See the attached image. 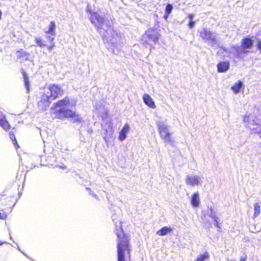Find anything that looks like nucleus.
Returning a JSON list of instances; mask_svg holds the SVG:
<instances>
[{"mask_svg": "<svg viewBox=\"0 0 261 261\" xmlns=\"http://www.w3.org/2000/svg\"><path fill=\"white\" fill-rule=\"evenodd\" d=\"M76 103L68 96L58 100L55 102L50 108L51 114L54 118L62 120L69 118L74 122L81 123L82 118L80 114L70 109V107H75Z\"/></svg>", "mask_w": 261, "mask_h": 261, "instance_id": "1", "label": "nucleus"}, {"mask_svg": "<svg viewBox=\"0 0 261 261\" xmlns=\"http://www.w3.org/2000/svg\"><path fill=\"white\" fill-rule=\"evenodd\" d=\"M117 261H127L131 259V245L128 236L122 230L116 233Z\"/></svg>", "mask_w": 261, "mask_h": 261, "instance_id": "2", "label": "nucleus"}, {"mask_svg": "<svg viewBox=\"0 0 261 261\" xmlns=\"http://www.w3.org/2000/svg\"><path fill=\"white\" fill-rule=\"evenodd\" d=\"M47 89L49 92H43L41 95L40 100L37 102L38 107L42 110H46L51 103V100L56 99L64 94V90L62 88L55 84L49 85Z\"/></svg>", "mask_w": 261, "mask_h": 261, "instance_id": "3", "label": "nucleus"}, {"mask_svg": "<svg viewBox=\"0 0 261 261\" xmlns=\"http://www.w3.org/2000/svg\"><path fill=\"white\" fill-rule=\"evenodd\" d=\"M89 13L91 14L90 20L92 24L100 31L103 29V25L105 24L108 29L112 28L111 24L107 23L106 22L105 18L100 16L96 12H92L91 10H89Z\"/></svg>", "mask_w": 261, "mask_h": 261, "instance_id": "4", "label": "nucleus"}, {"mask_svg": "<svg viewBox=\"0 0 261 261\" xmlns=\"http://www.w3.org/2000/svg\"><path fill=\"white\" fill-rule=\"evenodd\" d=\"M253 45V40L249 37H244L241 44V50H237L236 56L239 58H241V54H247L249 53L248 49H251Z\"/></svg>", "mask_w": 261, "mask_h": 261, "instance_id": "5", "label": "nucleus"}, {"mask_svg": "<svg viewBox=\"0 0 261 261\" xmlns=\"http://www.w3.org/2000/svg\"><path fill=\"white\" fill-rule=\"evenodd\" d=\"M158 128L161 137L165 142H172L171 134L169 132L167 125L163 123H158Z\"/></svg>", "mask_w": 261, "mask_h": 261, "instance_id": "6", "label": "nucleus"}, {"mask_svg": "<svg viewBox=\"0 0 261 261\" xmlns=\"http://www.w3.org/2000/svg\"><path fill=\"white\" fill-rule=\"evenodd\" d=\"M146 39V41L152 42L154 43H158L160 37V34L154 28H149L147 30L143 36Z\"/></svg>", "mask_w": 261, "mask_h": 261, "instance_id": "7", "label": "nucleus"}, {"mask_svg": "<svg viewBox=\"0 0 261 261\" xmlns=\"http://www.w3.org/2000/svg\"><path fill=\"white\" fill-rule=\"evenodd\" d=\"M199 36L205 42L210 41L214 42L216 41L212 33L205 28H203L199 32Z\"/></svg>", "mask_w": 261, "mask_h": 261, "instance_id": "8", "label": "nucleus"}, {"mask_svg": "<svg viewBox=\"0 0 261 261\" xmlns=\"http://www.w3.org/2000/svg\"><path fill=\"white\" fill-rule=\"evenodd\" d=\"M56 28L55 22L52 21L49 23L48 30L45 32L46 34L51 35L46 36L47 39L51 43H52L54 40L53 36L55 35Z\"/></svg>", "mask_w": 261, "mask_h": 261, "instance_id": "9", "label": "nucleus"}, {"mask_svg": "<svg viewBox=\"0 0 261 261\" xmlns=\"http://www.w3.org/2000/svg\"><path fill=\"white\" fill-rule=\"evenodd\" d=\"M16 57L18 60L28 61L30 59V54L23 49H19L16 51Z\"/></svg>", "mask_w": 261, "mask_h": 261, "instance_id": "10", "label": "nucleus"}, {"mask_svg": "<svg viewBox=\"0 0 261 261\" xmlns=\"http://www.w3.org/2000/svg\"><path fill=\"white\" fill-rule=\"evenodd\" d=\"M5 206L4 208L0 209V219L5 220L7 219L8 215V212L11 210L10 205H8L6 202L4 203Z\"/></svg>", "mask_w": 261, "mask_h": 261, "instance_id": "11", "label": "nucleus"}, {"mask_svg": "<svg viewBox=\"0 0 261 261\" xmlns=\"http://www.w3.org/2000/svg\"><path fill=\"white\" fill-rule=\"evenodd\" d=\"M230 64L228 61H221L217 64V71L219 73L225 72L229 68Z\"/></svg>", "mask_w": 261, "mask_h": 261, "instance_id": "12", "label": "nucleus"}, {"mask_svg": "<svg viewBox=\"0 0 261 261\" xmlns=\"http://www.w3.org/2000/svg\"><path fill=\"white\" fill-rule=\"evenodd\" d=\"M0 125L6 131H8L11 128V125L6 120L5 116L0 113Z\"/></svg>", "mask_w": 261, "mask_h": 261, "instance_id": "13", "label": "nucleus"}, {"mask_svg": "<svg viewBox=\"0 0 261 261\" xmlns=\"http://www.w3.org/2000/svg\"><path fill=\"white\" fill-rule=\"evenodd\" d=\"M143 99L144 103L149 108L151 109L155 108V105L151 98V97L148 94H144L143 96Z\"/></svg>", "mask_w": 261, "mask_h": 261, "instance_id": "14", "label": "nucleus"}, {"mask_svg": "<svg viewBox=\"0 0 261 261\" xmlns=\"http://www.w3.org/2000/svg\"><path fill=\"white\" fill-rule=\"evenodd\" d=\"M129 129V126L128 123H126L119 134L118 139L120 141H123L126 138V135L128 132Z\"/></svg>", "mask_w": 261, "mask_h": 261, "instance_id": "15", "label": "nucleus"}, {"mask_svg": "<svg viewBox=\"0 0 261 261\" xmlns=\"http://www.w3.org/2000/svg\"><path fill=\"white\" fill-rule=\"evenodd\" d=\"M186 183L191 186L197 185L199 183V179L197 176H188L186 178Z\"/></svg>", "mask_w": 261, "mask_h": 261, "instance_id": "16", "label": "nucleus"}, {"mask_svg": "<svg viewBox=\"0 0 261 261\" xmlns=\"http://www.w3.org/2000/svg\"><path fill=\"white\" fill-rule=\"evenodd\" d=\"M191 204L194 207H198L199 204V194L195 192L192 194L191 198Z\"/></svg>", "mask_w": 261, "mask_h": 261, "instance_id": "17", "label": "nucleus"}, {"mask_svg": "<svg viewBox=\"0 0 261 261\" xmlns=\"http://www.w3.org/2000/svg\"><path fill=\"white\" fill-rule=\"evenodd\" d=\"M244 86L243 83L241 81H238L231 87V90L234 94L238 93L241 89H243Z\"/></svg>", "mask_w": 261, "mask_h": 261, "instance_id": "18", "label": "nucleus"}, {"mask_svg": "<svg viewBox=\"0 0 261 261\" xmlns=\"http://www.w3.org/2000/svg\"><path fill=\"white\" fill-rule=\"evenodd\" d=\"M172 228L167 226H164L156 231V234L159 236H164L171 232Z\"/></svg>", "mask_w": 261, "mask_h": 261, "instance_id": "19", "label": "nucleus"}, {"mask_svg": "<svg viewBox=\"0 0 261 261\" xmlns=\"http://www.w3.org/2000/svg\"><path fill=\"white\" fill-rule=\"evenodd\" d=\"M210 257L209 254L207 252H205L203 254H199L196 258L195 261H204L208 260Z\"/></svg>", "mask_w": 261, "mask_h": 261, "instance_id": "20", "label": "nucleus"}, {"mask_svg": "<svg viewBox=\"0 0 261 261\" xmlns=\"http://www.w3.org/2000/svg\"><path fill=\"white\" fill-rule=\"evenodd\" d=\"M9 137L11 141H12L14 145L15 146L16 149H18L19 148V146L17 142L15 136V133L14 132H10L9 133Z\"/></svg>", "mask_w": 261, "mask_h": 261, "instance_id": "21", "label": "nucleus"}, {"mask_svg": "<svg viewBox=\"0 0 261 261\" xmlns=\"http://www.w3.org/2000/svg\"><path fill=\"white\" fill-rule=\"evenodd\" d=\"M254 207V213H253V218H256L260 214V206L258 203H255L253 204Z\"/></svg>", "mask_w": 261, "mask_h": 261, "instance_id": "22", "label": "nucleus"}, {"mask_svg": "<svg viewBox=\"0 0 261 261\" xmlns=\"http://www.w3.org/2000/svg\"><path fill=\"white\" fill-rule=\"evenodd\" d=\"M22 74L23 75V80H24L25 87L27 89V92L29 93V91H30L29 82V79H28L27 74L24 70H23L22 71Z\"/></svg>", "mask_w": 261, "mask_h": 261, "instance_id": "23", "label": "nucleus"}, {"mask_svg": "<svg viewBox=\"0 0 261 261\" xmlns=\"http://www.w3.org/2000/svg\"><path fill=\"white\" fill-rule=\"evenodd\" d=\"M35 42L37 43V45L40 47H43L44 46H46V44L44 43L43 40L40 38L37 37L35 38Z\"/></svg>", "mask_w": 261, "mask_h": 261, "instance_id": "24", "label": "nucleus"}, {"mask_svg": "<svg viewBox=\"0 0 261 261\" xmlns=\"http://www.w3.org/2000/svg\"><path fill=\"white\" fill-rule=\"evenodd\" d=\"M173 7L172 5L168 4L165 8V12L167 14H170L172 10Z\"/></svg>", "mask_w": 261, "mask_h": 261, "instance_id": "25", "label": "nucleus"}, {"mask_svg": "<svg viewBox=\"0 0 261 261\" xmlns=\"http://www.w3.org/2000/svg\"><path fill=\"white\" fill-rule=\"evenodd\" d=\"M195 24V21L193 20L189 21V22L188 24V27L190 29H192Z\"/></svg>", "mask_w": 261, "mask_h": 261, "instance_id": "26", "label": "nucleus"}, {"mask_svg": "<svg viewBox=\"0 0 261 261\" xmlns=\"http://www.w3.org/2000/svg\"><path fill=\"white\" fill-rule=\"evenodd\" d=\"M194 16V15L193 14H188L187 16V18L189 19L190 21L193 20Z\"/></svg>", "mask_w": 261, "mask_h": 261, "instance_id": "27", "label": "nucleus"}, {"mask_svg": "<svg viewBox=\"0 0 261 261\" xmlns=\"http://www.w3.org/2000/svg\"><path fill=\"white\" fill-rule=\"evenodd\" d=\"M257 47L258 49L260 51L261 53V40H258L257 42Z\"/></svg>", "mask_w": 261, "mask_h": 261, "instance_id": "28", "label": "nucleus"}, {"mask_svg": "<svg viewBox=\"0 0 261 261\" xmlns=\"http://www.w3.org/2000/svg\"><path fill=\"white\" fill-rule=\"evenodd\" d=\"M247 256L246 255H245L244 256H242L241 258H240V261H246L247 260Z\"/></svg>", "mask_w": 261, "mask_h": 261, "instance_id": "29", "label": "nucleus"}, {"mask_svg": "<svg viewBox=\"0 0 261 261\" xmlns=\"http://www.w3.org/2000/svg\"><path fill=\"white\" fill-rule=\"evenodd\" d=\"M55 46V44L54 43H52L50 45L48 46V48L49 50H51Z\"/></svg>", "mask_w": 261, "mask_h": 261, "instance_id": "30", "label": "nucleus"}, {"mask_svg": "<svg viewBox=\"0 0 261 261\" xmlns=\"http://www.w3.org/2000/svg\"><path fill=\"white\" fill-rule=\"evenodd\" d=\"M169 14H167V13H165L164 15V18L165 19H167L169 17Z\"/></svg>", "mask_w": 261, "mask_h": 261, "instance_id": "31", "label": "nucleus"}, {"mask_svg": "<svg viewBox=\"0 0 261 261\" xmlns=\"http://www.w3.org/2000/svg\"><path fill=\"white\" fill-rule=\"evenodd\" d=\"M216 226L219 228H220V226H219V224L218 223V222H216Z\"/></svg>", "mask_w": 261, "mask_h": 261, "instance_id": "32", "label": "nucleus"}, {"mask_svg": "<svg viewBox=\"0 0 261 261\" xmlns=\"http://www.w3.org/2000/svg\"><path fill=\"white\" fill-rule=\"evenodd\" d=\"M2 12L1 10H0V20L2 19Z\"/></svg>", "mask_w": 261, "mask_h": 261, "instance_id": "33", "label": "nucleus"}, {"mask_svg": "<svg viewBox=\"0 0 261 261\" xmlns=\"http://www.w3.org/2000/svg\"><path fill=\"white\" fill-rule=\"evenodd\" d=\"M258 134L260 135V136L261 137V129L260 130H259V131L258 132Z\"/></svg>", "mask_w": 261, "mask_h": 261, "instance_id": "34", "label": "nucleus"}, {"mask_svg": "<svg viewBox=\"0 0 261 261\" xmlns=\"http://www.w3.org/2000/svg\"><path fill=\"white\" fill-rule=\"evenodd\" d=\"M5 242L0 241V246L3 245Z\"/></svg>", "mask_w": 261, "mask_h": 261, "instance_id": "35", "label": "nucleus"}, {"mask_svg": "<svg viewBox=\"0 0 261 261\" xmlns=\"http://www.w3.org/2000/svg\"><path fill=\"white\" fill-rule=\"evenodd\" d=\"M87 190H90V189H89V188H87Z\"/></svg>", "mask_w": 261, "mask_h": 261, "instance_id": "36", "label": "nucleus"}]
</instances>
